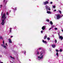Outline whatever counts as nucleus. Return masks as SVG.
I'll use <instances>...</instances> for the list:
<instances>
[{"mask_svg":"<svg viewBox=\"0 0 63 63\" xmlns=\"http://www.w3.org/2000/svg\"><path fill=\"white\" fill-rule=\"evenodd\" d=\"M58 35L59 36V38L60 39H61V40H63V37L61 36H60V34L58 33Z\"/></svg>","mask_w":63,"mask_h":63,"instance_id":"7","label":"nucleus"},{"mask_svg":"<svg viewBox=\"0 0 63 63\" xmlns=\"http://www.w3.org/2000/svg\"><path fill=\"white\" fill-rule=\"evenodd\" d=\"M47 38V35L45 36L44 38V39H46Z\"/></svg>","mask_w":63,"mask_h":63,"instance_id":"23","label":"nucleus"},{"mask_svg":"<svg viewBox=\"0 0 63 63\" xmlns=\"http://www.w3.org/2000/svg\"><path fill=\"white\" fill-rule=\"evenodd\" d=\"M42 48H42V47H41L39 48H38V49H39V50L41 49H42Z\"/></svg>","mask_w":63,"mask_h":63,"instance_id":"27","label":"nucleus"},{"mask_svg":"<svg viewBox=\"0 0 63 63\" xmlns=\"http://www.w3.org/2000/svg\"><path fill=\"white\" fill-rule=\"evenodd\" d=\"M51 29H52V28L51 27V28H50L49 29V30H51Z\"/></svg>","mask_w":63,"mask_h":63,"instance_id":"32","label":"nucleus"},{"mask_svg":"<svg viewBox=\"0 0 63 63\" xmlns=\"http://www.w3.org/2000/svg\"><path fill=\"white\" fill-rule=\"evenodd\" d=\"M59 51H60V52H62V50L61 49Z\"/></svg>","mask_w":63,"mask_h":63,"instance_id":"25","label":"nucleus"},{"mask_svg":"<svg viewBox=\"0 0 63 63\" xmlns=\"http://www.w3.org/2000/svg\"><path fill=\"white\" fill-rule=\"evenodd\" d=\"M11 63H13V62H11V61L10 62Z\"/></svg>","mask_w":63,"mask_h":63,"instance_id":"45","label":"nucleus"},{"mask_svg":"<svg viewBox=\"0 0 63 63\" xmlns=\"http://www.w3.org/2000/svg\"><path fill=\"white\" fill-rule=\"evenodd\" d=\"M47 14H52V12L48 11L47 10Z\"/></svg>","mask_w":63,"mask_h":63,"instance_id":"8","label":"nucleus"},{"mask_svg":"<svg viewBox=\"0 0 63 63\" xmlns=\"http://www.w3.org/2000/svg\"><path fill=\"white\" fill-rule=\"evenodd\" d=\"M54 29H55V30H57V29H57L56 28H55Z\"/></svg>","mask_w":63,"mask_h":63,"instance_id":"34","label":"nucleus"},{"mask_svg":"<svg viewBox=\"0 0 63 63\" xmlns=\"http://www.w3.org/2000/svg\"><path fill=\"white\" fill-rule=\"evenodd\" d=\"M4 2L5 4H7V0H4Z\"/></svg>","mask_w":63,"mask_h":63,"instance_id":"13","label":"nucleus"},{"mask_svg":"<svg viewBox=\"0 0 63 63\" xmlns=\"http://www.w3.org/2000/svg\"><path fill=\"white\" fill-rule=\"evenodd\" d=\"M51 46L53 48H54L55 47V45H53V44H52L51 45Z\"/></svg>","mask_w":63,"mask_h":63,"instance_id":"15","label":"nucleus"},{"mask_svg":"<svg viewBox=\"0 0 63 63\" xmlns=\"http://www.w3.org/2000/svg\"><path fill=\"white\" fill-rule=\"evenodd\" d=\"M20 46H22V45L21 44H20Z\"/></svg>","mask_w":63,"mask_h":63,"instance_id":"41","label":"nucleus"},{"mask_svg":"<svg viewBox=\"0 0 63 63\" xmlns=\"http://www.w3.org/2000/svg\"><path fill=\"white\" fill-rule=\"evenodd\" d=\"M46 27V26H44L42 27V29L43 30H44L45 29Z\"/></svg>","mask_w":63,"mask_h":63,"instance_id":"9","label":"nucleus"},{"mask_svg":"<svg viewBox=\"0 0 63 63\" xmlns=\"http://www.w3.org/2000/svg\"><path fill=\"white\" fill-rule=\"evenodd\" d=\"M47 39L48 40H50V38H47Z\"/></svg>","mask_w":63,"mask_h":63,"instance_id":"33","label":"nucleus"},{"mask_svg":"<svg viewBox=\"0 0 63 63\" xmlns=\"http://www.w3.org/2000/svg\"><path fill=\"white\" fill-rule=\"evenodd\" d=\"M56 52H58V51H59V50H58L57 49H56Z\"/></svg>","mask_w":63,"mask_h":63,"instance_id":"28","label":"nucleus"},{"mask_svg":"<svg viewBox=\"0 0 63 63\" xmlns=\"http://www.w3.org/2000/svg\"><path fill=\"white\" fill-rule=\"evenodd\" d=\"M5 45H7V43H6V44H5Z\"/></svg>","mask_w":63,"mask_h":63,"instance_id":"48","label":"nucleus"},{"mask_svg":"<svg viewBox=\"0 0 63 63\" xmlns=\"http://www.w3.org/2000/svg\"><path fill=\"white\" fill-rule=\"evenodd\" d=\"M2 5H0V8H2Z\"/></svg>","mask_w":63,"mask_h":63,"instance_id":"26","label":"nucleus"},{"mask_svg":"<svg viewBox=\"0 0 63 63\" xmlns=\"http://www.w3.org/2000/svg\"><path fill=\"white\" fill-rule=\"evenodd\" d=\"M10 57H11V58H12V60H14V59H15L14 58L12 57L11 56H10Z\"/></svg>","mask_w":63,"mask_h":63,"instance_id":"16","label":"nucleus"},{"mask_svg":"<svg viewBox=\"0 0 63 63\" xmlns=\"http://www.w3.org/2000/svg\"><path fill=\"white\" fill-rule=\"evenodd\" d=\"M51 27L52 28H53V27H54V25H52L51 26Z\"/></svg>","mask_w":63,"mask_h":63,"instance_id":"24","label":"nucleus"},{"mask_svg":"<svg viewBox=\"0 0 63 63\" xmlns=\"http://www.w3.org/2000/svg\"><path fill=\"white\" fill-rule=\"evenodd\" d=\"M50 24L51 25H53V23H52V22L51 21H50Z\"/></svg>","mask_w":63,"mask_h":63,"instance_id":"18","label":"nucleus"},{"mask_svg":"<svg viewBox=\"0 0 63 63\" xmlns=\"http://www.w3.org/2000/svg\"><path fill=\"white\" fill-rule=\"evenodd\" d=\"M55 43H57V41L56 40H55Z\"/></svg>","mask_w":63,"mask_h":63,"instance_id":"29","label":"nucleus"},{"mask_svg":"<svg viewBox=\"0 0 63 63\" xmlns=\"http://www.w3.org/2000/svg\"><path fill=\"white\" fill-rule=\"evenodd\" d=\"M9 42V43H12V40H11V39H8Z\"/></svg>","mask_w":63,"mask_h":63,"instance_id":"12","label":"nucleus"},{"mask_svg":"<svg viewBox=\"0 0 63 63\" xmlns=\"http://www.w3.org/2000/svg\"><path fill=\"white\" fill-rule=\"evenodd\" d=\"M6 14L7 15H9V13H8V12H7V13Z\"/></svg>","mask_w":63,"mask_h":63,"instance_id":"36","label":"nucleus"},{"mask_svg":"<svg viewBox=\"0 0 63 63\" xmlns=\"http://www.w3.org/2000/svg\"><path fill=\"white\" fill-rule=\"evenodd\" d=\"M45 8L46 9L47 11V10L48 11H50V8L49 7V6H48L47 5H46L45 6Z\"/></svg>","mask_w":63,"mask_h":63,"instance_id":"3","label":"nucleus"},{"mask_svg":"<svg viewBox=\"0 0 63 63\" xmlns=\"http://www.w3.org/2000/svg\"><path fill=\"white\" fill-rule=\"evenodd\" d=\"M53 3H52V2H50V4H52Z\"/></svg>","mask_w":63,"mask_h":63,"instance_id":"35","label":"nucleus"},{"mask_svg":"<svg viewBox=\"0 0 63 63\" xmlns=\"http://www.w3.org/2000/svg\"><path fill=\"white\" fill-rule=\"evenodd\" d=\"M16 28V26H15V27H14V28Z\"/></svg>","mask_w":63,"mask_h":63,"instance_id":"43","label":"nucleus"},{"mask_svg":"<svg viewBox=\"0 0 63 63\" xmlns=\"http://www.w3.org/2000/svg\"><path fill=\"white\" fill-rule=\"evenodd\" d=\"M0 57H2V56L1 55L0 56Z\"/></svg>","mask_w":63,"mask_h":63,"instance_id":"44","label":"nucleus"},{"mask_svg":"<svg viewBox=\"0 0 63 63\" xmlns=\"http://www.w3.org/2000/svg\"><path fill=\"white\" fill-rule=\"evenodd\" d=\"M50 51H51V49H50Z\"/></svg>","mask_w":63,"mask_h":63,"instance_id":"46","label":"nucleus"},{"mask_svg":"<svg viewBox=\"0 0 63 63\" xmlns=\"http://www.w3.org/2000/svg\"><path fill=\"white\" fill-rule=\"evenodd\" d=\"M56 9L54 10V12H56Z\"/></svg>","mask_w":63,"mask_h":63,"instance_id":"37","label":"nucleus"},{"mask_svg":"<svg viewBox=\"0 0 63 63\" xmlns=\"http://www.w3.org/2000/svg\"><path fill=\"white\" fill-rule=\"evenodd\" d=\"M0 39L1 40H3V37L1 36H0Z\"/></svg>","mask_w":63,"mask_h":63,"instance_id":"22","label":"nucleus"},{"mask_svg":"<svg viewBox=\"0 0 63 63\" xmlns=\"http://www.w3.org/2000/svg\"><path fill=\"white\" fill-rule=\"evenodd\" d=\"M18 45H19V46H20V43H19V44H18Z\"/></svg>","mask_w":63,"mask_h":63,"instance_id":"42","label":"nucleus"},{"mask_svg":"<svg viewBox=\"0 0 63 63\" xmlns=\"http://www.w3.org/2000/svg\"><path fill=\"white\" fill-rule=\"evenodd\" d=\"M0 63H3L2 62H1Z\"/></svg>","mask_w":63,"mask_h":63,"instance_id":"47","label":"nucleus"},{"mask_svg":"<svg viewBox=\"0 0 63 63\" xmlns=\"http://www.w3.org/2000/svg\"><path fill=\"white\" fill-rule=\"evenodd\" d=\"M41 33L43 34V31H41Z\"/></svg>","mask_w":63,"mask_h":63,"instance_id":"30","label":"nucleus"},{"mask_svg":"<svg viewBox=\"0 0 63 63\" xmlns=\"http://www.w3.org/2000/svg\"><path fill=\"white\" fill-rule=\"evenodd\" d=\"M56 55L57 56V57H58L59 56V55L58 54V52H57L56 53Z\"/></svg>","mask_w":63,"mask_h":63,"instance_id":"20","label":"nucleus"},{"mask_svg":"<svg viewBox=\"0 0 63 63\" xmlns=\"http://www.w3.org/2000/svg\"><path fill=\"white\" fill-rule=\"evenodd\" d=\"M13 37V36H10L11 38H12V37Z\"/></svg>","mask_w":63,"mask_h":63,"instance_id":"40","label":"nucleus"},{"mask_svg":"<svg viewBox=\"0 0 63 63\" xmlns=\"http://www.w3.org/2000/svg\"><path fill=\"white\" fill-rule=\"evenodd\" d=\"M55 16H57V19H59V18H60V15L59 14L56 15Z\"/></svg>","mask_w":63,"mask_h":63,"instance_id":"4","label":"nucleus"},{"mask_svg":"<svg viewBox=\"0 0 63 63\" xmlns=\"http://www.w3.org/2000/svg\"><path fill=\"white\" fill-rule=\"evenodd\" d=\"M58 12L60 13V14H61L62 13L61 12V11H60V10H58Z\"/></svg>","mask_w":63,"mask_h":63,"instance_id":"19","label":"nucleus"},{"mask_svg":"<svg viewBox=\"0 0 63 63\" xmlns=\"http://www.w3.org/2000/svg\"><path fill=\"white\" fill-rule=\"evenodd\" d=\"M42 42L44 43H45V44H47V42L46 41H45L44 40H42Z\"/></svg>","mask_w":63,"mask_h":63,"instance_id":"10","label":"nucleus"},{"mask_svg":"<svg viewBox=\"0 0 63 63\" xmlns=\"http://www.w3.org/2000/svg\"><path fill=\"white\" fill-rule=\"evenodd\" d=\"M46 21H47L48 22V21H49V20L48 19H47L46 20Z\"/></svg>","mask_w":63,"mask_h":63,"instance_id":"31","label":"nucleus"},{"mask_svg":"<svg viewBox=\"0 0 63 63\" xmlns=\"http://www.w3.org/2000/svg\"><path fill=\"white\" fill-rule=\"evenodd\" d=\"M7 46H8L7 45L6 46V47H7Z\"/></svg>","mask_w":63,"mask_h":63,"instance_id":"50","label":"nucleus"},{"mask_svg":"<svg viewBox=\"0 0 63 63\" xmlns=\"http://www.w3.org/2000/svg\"><path fill=\"white\" fill-rule=\"evenodd\" d=\"M3 44H1V46H2V47L4 48H7V47H6V46H4L5 44H4V40L3 41Z\"/></svg>","mask_w":63,"mask_h":63,"instance_id":"5","label":"nucleus"},{"mask_svg":"<svg viewBox=\"0 0 63 63\" xmlns=\"http://www.w3.org/2000/svg\"><path fill=\"white\" fill-rule=\"evenodd\" d=\"M2 22L1 23V24L3 25L5 23V19H6V15L5 13H3L2 14Z\"/></svg>","mask_w":63,"mask_h":63,"instance_id":"2","label":"nucleus"},{"mask_svg":"<svg viewBox=\"0 0 63 63\" xmlns=\"http://www.w3.org/2000/svg\"><path fill=\"white\" fill-rule=\"evenodd\" d=\"M12 28H10V33L11 32H12Z\"/></svg>","mask_w":63,"mask_h":63,"instance_id":"17","label":"nucleus"},{"mask_svg":"<svg viewBox=\"0 0 63 63\" xmlns=\"http://www.w3.org/2000/svg\"><path fill=\"white\" fill-rule=\"evenodd\" d=\"M39 54H40V55L38 56L36 58V60H38L39 61L43 59L44 58V54H45V50H44V49H43L41 51L39 52L37 51L36 52V55H39Z\"/></svg>","mask_w":63,"mask_h":63,"instance_id":"1","label":"nucleus"},{"mask_svg":"<svg viewBox=\"0 0 63 63\" xmlns=\"http://www.w3.org/2000/svg\"><path fill=\"white\" fill-rule=\"evenodd\" d=\"M60 17H62V16H60Z\"/></svg>","mask_w":63,"mask_h":63,"instance_id":"39","label":"nucleus"},{"mask_svg":"<svg viewBox=\"0 0 63 63\" xmlns=\"http://www.w3.org/2000/svg\"><path fill=\"white\" fill-rule=\"evenodd\" d=\"M43 4L44 5H46L47 4H48V1H46L45 2H43Z\"/></svg>","mask_w":63,"mask_h":63,"instance_id":"6","label":"nucleus"},{"mask_svg":"<svg viewBox=\"0 0 63 63\" xmlns=\"http://www.w3.org/2000/svg\"><path fill=\"white\" fill-rule=\"evenodd\" d=\"M12 9L14 10V12H15V11H16V7H15V8H12Z\"/></svg>","mask_w":63,"mask_h":63,"instance_id":"11","label":"nucleus"},{"mask_svg":"<svg viewBox=\"0 0 63 63\" xmlns=\"http://www.w3.org/2000/svg\"><path fill=\"white\" fill-rule=\"evenodd\" d=\"M2 13H3V12H2V13H1V16H2Z\"/></svg>","mask_w":63,"mask_h":63,"instance_id":"38","label":"nucleus"},{"mask_svg":"<svg viewBox=\"0 0 63 63\" xmlns=\"http://www.w3.org/2000/svg\"><path fill=\"white\" fill-rule=\"evenodd\" d=\"M62 16H63V15H62Z\"/></svg>","mask_w":63,"mask_h":63,"instance_id":"49","label":"nucleus"},{"mask_svg":"<svg viewBox=\"0 0 63 63\" xmlns=\"http://www.w3.org/2000/svg\"><path fill=\"white\" fill-rule=\"evenodd\" d=\"M57 12H58V11H57Z\"/></svg>","mask_w":63,"mask_h":63,"instance_id":"51","label":"nucleus"},{"mask_svg":"<svg viewBox=\"0 0 63 63\" xmlns=\"http://www.w3.org/2000/svg\"><path fill=\"white\" fill-rule=\"evenodd\" d=\"M52 7L53 8H55V7H56V6H55V5H53L52 6Z\"/></svg>","mask_w":63,"mask_h":63,"instance_id":"21","label":"nucleus"},{"mask_svg":"<svg viewBox=\"0 0 63 63\" xmlns=\"http://www.w3.org/2000/svg\"><path fill=\"white\" fill-rule=\"evenodd\" d=\"M22 53H23L24 54H26V51H22Z\"/></svg>","mask_w":63,"mask_h":63,"instance_id":"14","label":"nucleus"}]
</instances>
